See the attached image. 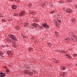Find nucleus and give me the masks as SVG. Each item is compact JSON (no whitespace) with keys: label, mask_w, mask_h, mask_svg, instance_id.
<instances>
[{"label":"nucleus","mask_w":77,"mask_h":77,"mask_svg":"<svg viewBox=\"0 0 77 77\" xmlns=\"http://www.w3.org/2000/svg\"><path fill=\"white\" fill-rule=\"evenodd\" d=\"M32 27H38L39 29V30H41L42 29H43V27L41 26H39L38 24L37 23H33L32 24Z\"/></svg>","instance_id":"f257e3e1"},{"label":"nucleus","mask_w":77,"mask_h":77,"mask_svg":"<svg viewBox=\"0 0 77 77\" xmlns=\"http://www.w3.org/2000/svg\"><path fill=\"white\" fill-rule=\"evenodd\" d=\"M10 37L11 38V39H14V41H17V38L15 37L12 34H11L10 35Z\"/></svg>","instance_id":"f03ea898"},{"label":"nucleus","mask_w":77,"mask_h":77,"mask_svg":"<svg viewBox=\"0 0 77 77\" xmlns=\"http://www.w3.org/2000/svg\"><path fill=\"white\" fill-rule=\"evenodd\" d=\"M72 35V37L71 38V39H72L73 41H74V42H77V37H75V35Z\"/></svg>","instance_id":"7ed1b4c3"},{"label":"nucleus","mask_w":77,"mask_h":77,"mask_svg":"<svg viewBox=\"0 0 77 77\" xmlns=\"http://www.w3.org/2000/svg\"><path fill=\"white\" fill-rule=\"evenodd\" d=\"M42 26H43V27H44L45 28H46V29H49V27H50L47 24V23H44L42 24Z\"/></svg>","instance_id":"20e7f679"},{"label":"nucleus","mask_w":77,"mask_h":77,"mask_svg":"<svg viewBox=\"0 0 77 77\" xmlns=\"http://www.w3.org/2000/svg\"><path fill=\"white\" fill-rule=\"evenodd\" d=\"M15 43H16L15 42H12V45L13 47H15V48H17V47H18V45H16Z\"/></svg>","instance_id":"39448f33"},{"label":"nucleus","mask_w":77,"mask_h":77,"mask_svg":"<svg viewBox=\"0 0 77 77\" xmlns=\"http://www.w3.org/2000/svg\"><path fill=\"white\" fill-rule=\"evenodd\" d=\"M6 76V74L4 73L0 72V77H3Z\"/></svg>","instance_id":"423d86ee"},{"label":"nucleus","mask_w":77,"mask_h":77,"mask_svg":"<svg viewBox=\"0 0 77 77\" xmlns=\"http://www.w3.org/2000/svg\"><path fill=\"white\" fill-rule=\"evenodd\" d=\"M66 11L67 13H72V10L70 9H67L66 10Z\"/></svg>","instance_id":"0eeeda50"},{"label":"nucleus","mask_w":77,"mask_h":77,"mask_svg":"<svg viewBox=\"0 0 77 77\" xmlns=\"http://www.w3.org/2000/svg\"><path fill=\"white\" fill-rule=\"evenodd\" d=\"M24 27H27L29 26V23H24L23 24Z\"/></svg>","instance_id":"6e6552de"},{"label":"nucleus","mask_w":77,"mask_h":77,"mask_svg":"<svg viewBox=\"0 0 77 77\" xmlns=\"http://www.w3.org/2000/svg\"><path fill=\"white\" fill-rule=\"evenodd\" d=\"M7 53L8 54L10 55V56H12V54H13L11 53V51H7Z\"/></svg>","instance_id":"1a4fd4ad"},{"label":"nucleus","mask_w":77,"mask_h":77,"mask_svg":"<svg viewBox=\"0 0 77 77\" xmlns=\"http://www.w3.org/2000/svg\"><path fill=\"white\" fill-rule=\"evenodd\" d=\"M25 14V12L24 11H21V13L19 14V15L20 16H22L23 14Z\"/></svg>","instance_id":"9d476101"},{"label":"nucleus","mask_w":77,"mask_h":77,"mask_svg":"<svg viewBox=\"0 0 77 77\" xmlns=\"http://www.w3.org/2000/svg\"><path fill=\"white\" fill-rule=\"evenodd\" d=\"M66 54V56L67 58H69L70 59H71V57L69 55V54Z\"/></svg>","instance_id":"9b49d317"},{"label":"nucleus","mask_w":77,"mask_h":77,"mask_svg":"<svg viewBox=\"0 0 77 77\" xmlns=\"http://www.w3.org/2000/svg\"><path fill=\"white\" fill-rule=\"evenodd\" d=\"M11 7L13 9H15L17 7V6L15 5H13Z\"/></svg>","instance_id":"f8f14e48"},{"label":"nucleus","mask_w":77,"mask_h":77,"mask_svg":"<svg viewBox=\"0 0 77 77\" xmlns=\"http://www.w3.org/2000/svg\"><path fill=\"white\" fill-rule=\"evenodd\" d=\"M61 68H60L61 70H65V69H66V68L65 67L63 66H61Z\"/></svg>","instance_id":"ddd939ff"},{"label":"nucleus","mask_w":77,"mask_h":77,"mask_svg":"<svg viewBox=\"0 0 77 77\" xmlns=\"http://www.w3.org/2000/svg\"><path fill=\"white\" fill-rule=\"evenodd\" d=\"M65 72H63L62 74H60L61 77H65Z\"/></svg>","instance_id":"4468645a"},{"label":"nucleus","mask_w":77,"mask_h":77,"mask_svg":"<svg viewBox=\"0 0 77 77\" xmlns=\"http://www.w3.org/2000/svg\"><path fill=\"white\" fill-rule=\"evenodd\" d=\"M70 40V39H69V38H66L64 39V41L67 42L69 41Z\"/></svg>","instance_id":"2eb2a0df"},{"label":"nucleus","mask_w":77,"mask_h":77,"mask_svg":"<svg viewBox=\"0 0 77 77\" xmlns=\"http://www.w3.org/2000/svg\"><path fill=\"white\" fill-rule=\"evenodd\" d=\"M28 50L29 52L31 51H32L33 50V49L32 48H29L28 49Z\"/></svg>","instance_id":"dca6fc26"},{"label":"nucleus","mask_w":77,"mask_h":77,"mask_svg":"<svg viewBox=\"0 0 77 77\" xmlns=\"http://www.w3.org/2000/svg\"><path fill=\"white\" fill-rule=\"evenodd\" d=\"M72 21L73 23H75V22H76V20L75 19L72 18Z\"/></svg>","instance_id":"f3484780"},{"label":"nucleus","mask_w":77,"mask_h":77,"mask_svg":"<svg viewBox=\"0 0 77 77\" xmlns=\"http://www.w3.org/2000/svg\"><path fill=\"white\" fill-rule=\"evenodd\" d=\"M42 7H45L46 5V4H45V3H42Z\"/></svg>","instance_id":"a211bd4d"},{"label":"nucleus","mask_w":77,"mask_h":77,"mask_svg":"<svg viewBox=\"0 0 77 77\" xmlns=\"http://www.w3.org/2000/svg\"><path fill=\"white\" fill-rule=\"evenodd\" d=\"M6 46L8 48H11V45H6Z\"/></svg>","instance_id":"6ab92c4d"},{"label":"nucleus","mask_w":77,"mask_h":77,"mask_svg":"<svg viewBox=\"0 0 77 77\" xmlns=\"http://www.w3.org/2000/svg\"><path fill=\"white\" fill-rule=\"evenodd\" d=\"M16 29H17V30H20V26H16L15 27Z\"/></svg>","instance_id":"aec40b11"},{"label":"nucleus","mask_w":77,"mask_h":77,"mask_svg":"<svg viewBox=\"0 0 77 77\" xmlns=\"http://www.w3.org/2000/svg\"><path fill=\"white\" fill-rule=\"evenodd\" d=\"M3 54L2 52H0V56L1 57H3Z\"/></svg>","instance_id":"412c9836"},{"label":"nucleus","mask_w":77,"mask_h":77,"mask_svg":"<svg viewBox=\"0 0 77 77\" xmlns=\"http://www.w3.org/2000/svg\"><path fill=\"white\" fill-rule=\"evenodd\" d=\"M23 72L25 74H27V73H28V71L27 70H24Z\"/></svg>","instance_id":"4be33fe9"},{"label":"nucleus","mask_w":77,"mask_h":77,"mask_svg":"<svg viewBox=\"0 0 77 77\" xmlns=\"http://www.w3.org/2000/svg\"><path fill=\"white\" fill-rule=\"evenodd\" d=\"M54 62L55 63H59V61L58 60H55L54 61Z\"/></svg>","instance_id":"5701e85b"},{"label":"nucleus","mask_w":77,"mask_h":77,"mask_svg":"<svg viewBox=\"0 0 77 77\" xmlns=\"http://www.w3.org/2000/svg\"><path fill=\"white\" fill-rule=\"evenodd\" d=\"M55 33L56 36H58V33H57V31H55Z\"/></svg>","instance_id":"b1692460"},{"label":"nucleus","mask_w":77,"mask_h":77,"mask_svg":"<svg viewBox=\"0 0 77 77\" xmlns=\"http://www.w3.org/2000/svg\"><path fill=\"white\" fill-rule=\"evenodd\" d=\"M23 37V38L24 39H26V38H27V37H26V35H24V36H22Z\"/></svg>","instance_id":"393cba45"},{"label":"nucleus","mask_w":77,"mask_h":77,"mask_svg":"<svg viewBox=\"0 0 77 77\" xmlns=\"http://www.w3.org/2000/svg\"><path fill=\"white\" fill-rule=\"evenodd\" d=\"M32 4L31 3L29 4L28 5V7H32Z\"/></svg>","instance_id":"a878e982"},{"label":"nucleus","mask_w":77,"mask_h":77,"mask_svg":"<svg viewBox=\"0 0 77 77\" xmlns=\"http://www.w3.org/2000/svg\"><path fill=\"white\" fill-rule=\"evenodd\" d=\"M47 44L48 45V46H49V47H50V46H51V45H52V44H51L50 43H48Z\"/></svg>","instance_id":"bb28decb"},{"label":"nucleus","mask_w":77,"mask_h":77,"mask_svg":"<svg viewBox=\"0 0 77 77\" xmlns=\"http://www.w3.org/2000/svg\"><path fill=\"white\" fill-rule=\"evenodd\" d=\"M31 14H32V15H34L35 14H36V13H35V12H31Z\"/></svg>","instance_id":"cd10ccee"},{"label":"nucleus","mask_w":77,"mask_h":77,"mask_svg":"<svg viewBox=\"0 0 77 77\" xmlns=\"http://www.w3.org/2000/svg\"><path fill=\"white\" fill-rule=\"evenodd\" d=\"M77 54H74L72 55V56L73 57H76V56H77Z\"/></svg>","instance_id":"c85d7f7f"},{"label":"nucleus","mask_w":77,"mask_h":77,"mask_svg":"<svg viewBox=\"0 0 77 77\" xmlns=\"http://www.w3.org/2000/svg\"><path fill=\"white\" fill-rule=\"evenodd\" d=\"M28 74L29 75H33V73L32 72H29Z\"/></svg>","instance_id":"c756f323"},{"label":"nucleus","mask_w":77,"mask_h":77,"mask_svg":"<svg viewBox=\"0 0 77 77\" xmlns=\"http://www.w3.org/2000/svg\"><path fill=\"white\" fill-rule=\"evenodd\" d=\"M2 21L3 22H6V20H5L4 19H2Z\"/></svg>","instance_id":"7c9ffc66"},{"label":"nucleus","mask_w":77,"mask_h":77,"mask_svg":"<svg viewBox=\"0 0 77 77\" xmlns=\"http://www.w3.org/2000/svg\"><path fill=\"white\" fill-rule=\"evenodd\" d=\"M6 71L7 72H9L10 71H9V70L8 69H6Z\"/></svg>","instance_id":"2f4dec72"},{"label":"nucleus","mask_w":77,"mask_h":77,"mask_svg":"<svg viewBox=\"0 0 77 77\" xmlns=\"http://www.w3.org/2000/svg\"><path fill=\"white\" fill-rule=\"evenodd\" d=\"M17 16H18V15L17 14L15 13V14H14V16H16V17H17Z\"/></svg>","instance_id":"473e14b6"},{"label":"nucleus","mask_w":77,"mask_h":77,"mask_svg":"<svg viewBox=\"0 0 77 77\" xmlns=\"http://www.w3.org/2000/svg\"><path fill=\"white\" fill-rule=\"evenodd\" d=\"M58 22V23H61V21L60 20H57Z\"/></svg>","instance_id":"72a5a7b5"},{"label":"nucleus","mask_w":77,"mask_h":77,"mask_svg":"<svg viewBox=\"0 0 77 77\" xmlns=\"http://www.w3.org/2000/svg\"><path fill=\"white\" fill-rule=\"evenodd\" d=\"M54 12V11H51L50 14H53V13Z\"/></svg>","instance_id":"f704fd0d"},{"label":"nucleus","mask_w":77,"mask_h":77,"mask_svg":"<svg viewBox=\"0 0 77 77\" xmlns=\"http://www.w3.org/2000/svg\"><path fill=\"white\" fill-rule=\"evenodd\" d=\"M58 2L60 3V4H62V2L61 1H59Z\"/></svg>","instance_id":"c9c22d12"},{"label":"nucleus","mask_w":77,"mask_h":77,"mask_svg":"<svg viewBox=\"0 0 77 77\" xmlns=\"http://www.w3.org/2000/svg\"><path fill=\"white\" fill-rule=\"evenodd\" d=\"M67 1H68L69 2H71L72 0H67Z\"/></svg>","instance_id":"e433bc0d"},{"label":"nucleus","mask_w":77,"mask_h":77,"mask_svg":"<svg viewBox=\"0 0 77 77\" xmlns=\"http://www.w3.org/2000/svg\"><path fill=\"white\" fill-rule=\"evenodd\" d=\"M53 60H54V61H55V60H56V59H55V58H53Z\"/></svg>","instance_id":"4c0bfd02"},{"label":"nucleus","mask_w":77,"mask_h":77,"mask_svg":"<svg viewBox=\"0 0 77 77\" xmlns=\"http://www.w3.org/2000/svg\"><path fill=\"white\" fill-rule=\"evenodd\" d=\"M22 37H23V36H24V35L23 34H21Z\"/></svg>","instance_id":"58836bf2"},{"label":"nucleus","mask_w":77,"mask_h":77,"mask_svg":"<svg viewBox=\"0 0 77 77\" xmlns=\"http://www.w3.org/2000/svg\"><path fill=\"white\" fill-rule=\"evenodd\" d=\"M57 25V26H58V27H60V25L58 24Z\"/></svg>","instance_id":"ea45409f"},{"label":"nucleus","mask_w":77,"mask_h":77,"mask_svg":"<svg viewBox=\"0 0 77 77\" xmlns=\"http://www.w3.org/2000/svg\"><path fill=\"white\" fill-rule=\"evenodd\" d=\"M60 51V50H58L57 51H58V52H59V51Z\"/></svg>","instance_id":"a19ab883"},{"label":"nucleus","mask_w":77,"mask_h":77,"mask_svg":"<svg viewBox=\"0 0 77 77\" xmlns=\"http://www.w3.org/2000/svg\"><path fill=\"white\" fill-rule=\"evenodd\" d=\"M51 7H53V4H51Z\"/></svg>","instance_id":"79ce46f5"},{"label":"nucleus","mask_w":77,"mask_h":77,"mask_svg":"<svg viewBox=\"0 0 77 77\" xmlns=\"http://www.w3.org/2000/svg\"><path fill=\"white\" fill-rule=\"evenodd\" d=\"M34 39V38H33V37H32L31 38V39Z\"/></svg>","instance_id":"37998d69"},{"label":"nucleus","mask_w":77,"mask_h":77,"mask_svg":"<svg viewBox=\"0 0 77 77\" xmlns=\"http://www.w3.org/2000/svg\"><path fill=\"white\" fill-rule=\"evenodd\" d=\"M1 47H3V48H4V47H5V46H2Z\"/></svg>","instance_id":"c03bdc74"},{"label":"nucleus","mask_w":77,"mask_h":77,"mask_svg":"<svg viewBox=\"0 0 77 77\" xmlns=\"http://www.w3.org/2000/svg\"><path fill=\"white\" fill-rule=\"evenodd\" d=\"M75 7H76V8H77V5H75Z\"/></svg>","instance_id":"a18cd8bd"},{"label":"nucleus","mask_w":77,"mask_h":77,"mask_svg":"<svg viewBox=\"0 0 77 77\" xmlns=\"http://www.w3.org/2000/svg\"><path fill=\"white\" fill-rule=\"evenodd\" d=\"M11 20H12V19H11L8 20V21H11Z\"/></svg>","instance_id":"49530a36"},{"label":"nucleus","mask_w":77,"mask_h":77,"mask_svg":"<svg viewBox=\"0 0 77 77\" xmlns=\"http://www.w3.org/2000/svg\"><path fill=\"white\" fill-rule=\"evenodd\" d=\"M11 1H14V0H11Z\"/></svg>","instance_id":"de8ad7c7"},{"label":"nucleus","mask_w":77,"mask_h":77,"mask_svg":"<svg viewBox=\"0 0 77 77\" xmlns=\"http://www.w3.org/2000/svg\"><path fill=\"white\" fill-rule=\"evenodd\" d=\"M0 15H2V14H0Z\"/></svg>","instance_id":"09e8293b"},{"label":"nucleus","mask_w":77,"mask_h":77,"mask_svg":"<svg viewBox=\"0 0 77 77\" xmlns=\"http://www.w3.org/2000/svg\"><path fill=\"white\" fill-rule=\"evenodd\" d=\"M10 40H9V39H8V41H10Z\"/></svg>","instance_id":"8fccbe9b"},{"label":"nucleus","mask_w":77,"mask_h":77,"mask_svg":"<svg viewBox=\"0 0 77 77\" xmlns=\"http://www.w3.org/2000/svg\"><path fill=\"white\" fill-rule=\"evenodd\" d=\"M63 53H66V52H63Z\"/></svg>","instance_id":"3c124183"},{"label":"nucleus","mask_w":77,"mask_h":77,"mask_svg":"<svg viewBox=\"0 0 77 77\" xmlns=\"http://www.w3.org/2000/svg\"><path fill=\"white\" fill-rule=\"evenodd\" d=\"M76 65L77 66V64H76Z\"/></svg>","instance_id":"603ef678"}]
</instances>
